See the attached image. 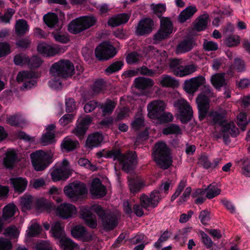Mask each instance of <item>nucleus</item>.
I'll return each instance as SVG.
<instances>
[{"instance_id":"nucleus-20","label":"nucleus","mask_w":250,"mask_h":250,"mask_svg":"<svg viewBox=\"0 0 250 250\" xmlns=\"http://www.w3.org/2000/svg\"><path fill=\"white\" fill-rule=\"evenodd\" d=\"M17 81L19 83H24L21 88L22 90L30 89L37 83L35 74L27 71L19 72L17 77Z\"/></svg>"},{"instance_id":"nucleus-47","label":"nucleus","mask_w":250,"mask_h":250,"mask_svg":"<svg viewBox=\"0 0 250 250\" xmlns=\"http://www.w3.org/2000/svg\"><path fill=\"white\" fill-rule=\"evenodd\" d=\"M206 192L202 189H197L192 194V197L196 198L195 203L196 204H202L207 198L205 195Z\"/></svg>"},{"instance_id":"nucleus-30","label":"nucleus","mask_w":250,"mask_h":250,"mask_svg":"<svg viewBox=\"0 0 250 250\" xmlns=\"http://www.w3.org/2000/svg\"><path fill=\"white\" fill-rule=\"evenodd\" d=\"M130 15L126 13L118 14L110 18L108 21V25L112 27L125 23L129 20Z\"/></svg>"},{"instance_id":"nucleus-58","label":"nucleus","mask_w":250,"mask_h":250,"mask_svg":"<svg viewBox=\"0 0 250 250\" xmlns=\"http://www.w3.org/2000/svg\"><path fill=\"white\" fill-rule=\"evenodd\" d=\"M115 103L111 101H107L102 107V110L104 115L110 114L115 107Z\"/></svg>"},{"instance_id":"nucleus-2","label":"nucleus","mask_w":250,"mask_h":250,"mask_svg":"<svg viewBox=\"0 0 250 250\" xmlns=\"http://www.w3.org/2000/svg\"><path fill=\"white\" fill-rule=\"evenodd\" d=\"M96 155L99 158H112L114 160H117L121 165L123 169L127 172H129L137 163V156L133 152L128 153L126 155H123L121 154L118 150L104 149L97 152Z\"/></svg>"},{"instance_id":"nucleus-54","label":"nucleus","mask_w":250,"mask_h":250,"mask_svg":"<svg viewBox=\"0 0 250 250\" xmlns=\"http://www.w3.org/2000/svg\"><path fill=\"white\" fill-rule=\"evenodd\" d=\"M155 201V202L151 201L150 195L149 196L142 195L140 197L141 205L144 208L156 207V200Z\"/></svg>"},{"instance_id":"nucleus-6","label":"nucleus","mask_w":250,"mask_h":250,"mask_svg":"<svg viewBox=\"0 0 250 250\" xmlns=\"http://www.w3.org/2000/svg\"><path fill=\"white\" fill-rule=\"evenodd\" d=\"M53 154L50 151L37 150L30 154L32 164L36 171H42L52 163Z\"/></svg>"},{"instance_id":"nucleus-63","label":"nucleus","mask_w":250,"mask_h":250,"mask_svg":"<svg viewBox=\"0 0 250 250\" xmlns=\"http://www.w3.org/2000/svg\"><path fill=\"white\" fill-rule=\"evenodd\" d=\"M14 62L16 65H22L28 63L29 59L24 54H19L15 56Z\"/></svg>"},{"instance_id":"nucleus-48","label":"nucleus","mask_w":250,"mask_h":250,"mask_svg":"<svg viewBox=\"0 0 250 250\" xmlns=\"http://www.w3.org/2000/svg\"><path fill=\"white\" fill-rule=\"evenodd\" d=\"M240 43V38L238 35H231L227 37L224 41V43L228 47H235Z\"/></svg>"},{"instance_id":"nucleus-53","label":"nucleus","mask_w":250,"mask_h":250,"mask_svg":"<svg viewBox=\"0 0 250 250\" xmlns=\"http://www.w3.org/2000/svg\"><path fill=\"white\" fill-rule=\"evenodd\" d=\"M150 7L153 13L157 15L159 17H160L161 15L166 10V5L164 3H152L150 4Z\"/></svg>"},{"instance_id":"nucleus-13","label":"nucleus","mask_w":250,"mask_h":250,"mask_svg":"<svg viewBox=\"0 0 250 250\" xmlns=\"http://www.w3.org/2000/svg\"><path fill=\"white\" fill-rule=\"evenodd\" d=\"M173 29V24L170 19L167 17H161L160 28L153 36V42L158 43L162 40L168 38L172 34Z\"/></svg>"},{"instance_id":"nucleus-8","label":"nucleus","mask_w":250,"mask_h":250,"mask_svg":"<svg viewBox=\"0 0 250 250\" xmlns=\"http://www.w3.org/2000/svg\"><path fill=\"white\" fill-rule=\"evenodd\" d=\"M97 19L92 15L82 16L72 20L68 25V30L73 34H78L94 26Z\"/></svg>"},{"instance_id":"nucleus-28","label":"nucleus","mask_w":250,"mask_h":250,"mask_svg":"<svg viewBox=\"0 0 250 250\" xmlns=\"http://www.w3.org/2000/svg\"><path fill=\"white\" fill-rule=\"evenodd\" d=\"M11 185L16 192L21 193L23 192L27 186V180L23 177H13L10 179Z\"/></svg>"},{"instance_id":"nucleus-34","label":"nucleus","mask_w":250,"mask_h":250,"mask_svg":"<svg viewBox=\"0 0 250 250\" xmlns=\"http://www.w3.org/2000/svg\"><path fill=\"white\" fill-rule=\"evenodd\" d=\"M154 84V82L152 80L144 77L138 78L134 81L135 86L139 89H144L150 87Z\"/></svg>"},{"instance_id":"nucleus-18","label":"nucleus","mask_w":250,"mask_h":250,"mask_svg":"<svg viewBox=\"0 0 250 250\" xmlns=\"http://www.w3.org/2000/svg\"><path fill=\"white\" fill-rule=\"evenodd\" d=\"M55 211L57 215L63 219L74 217L77 214L76 207L69 203L60 205Z\"/></svg>"},{"instance_id":"nucleus-35","label":"nucleus","mask_w":250,"mask_h":250,"mask_svg":"<svg viewBox=\"0 0 250 250\" xmlns=\"http://www.w3.org/2000/svg\"><path fill=\"white\" fill-rule=\"evenodd\" d=\"M158 83L165 87H174L178 85L176 80L169 75L162 76L159 80Z\"/></svg>"},{"instance_id":"nucleus-51","label":"nucleus","mask_w":250,"mask_h":250,"mask_svg":"<svg viewBox=\"0 0 250 250\" xmlns=\"http://www.w3.org/2000/svg\"><path fill=\"white\" fill-rule=\"evenodd\" d=\"M20 233V229L12 226L5 229L4 234L11 239H16L19 236Z\"/></svg>"},{"instance_id":"nucleus-29","label":"nucleus","mask_w":250,"mask_h":250,"mask_svg":"<svg viewBox=\"0 0 250 250\" xmlns=\"http://www.w3.org/2000/svg\"><path fill=\"white\" fill-rule=\"evenodd\" d=\"M194 45V41L191 38H186L177 45L176 49L177 54L185 53L190 51Z\"/></svg>"},{"instance_id":"nucleus-31","label":"nucleus","mask_w":250,"mask_h":250,"mask_svg":"<svg viewBox=\"0 0 250 250\" xmlns=\"http://www.w3.org/2000/svg\"><path fill=\"white\" fill-rule=\"evenodd\" d=\"M72 236L76 238L81 239L83 241H88L90 239V234L86 231L85 228L82 226H77L71 230Z\"/></svg>"},{"instance_id":"nucleus-40","label":"nucleus","mask_w":250,"mask_h":250,"mask_svg":"<svg viewBox=\"0 0 250 250\" xmlns=\"http://www.w3.org/2000/svg\"><path fill=\"white\" fill-rule=\"evenodd\" d=\"M145 186L143 181L138 177L129 180V187L132 193H135L140 191Z\"/></svg>"},{"instance_id":"nucleus-46","label":"nucleus","mask_w":250,"mask_h":250,"mask_svg":"<svg viewBox=\"0 0 250 250\" xmlns=\"http://www.w3.org/2000/svg\"><path fill=\"white\" fill-rule=\"evenodd\" d=\"M250 122V119L247 118L245 113L241 112L237 116V124L242 131L246 129V127Z\"/></svg>"},{"instance_id":"nucleus-33","label":"nucleus","mask_w":250,"mask_h":250,"mask_svg":"<svg viewBox=\"0 0 250 250\" xmlns=\"http://www.w3.org/2000/svg\"><path fill=\"white\" fill-rule=\"evenodd\" d=\"M104 140V137L102 134L95 133L90 135L86 142V146L89 147H95L99 145Z\"/></svg>"},{"instance_id":"nucleus-26","label":"nucleus","mask_w":250,"mask_h":250,"mask_svg":"<svg viewBox=\"0 0 250 250\" xmlns=\"http://www.w3.org/2000/svg\"><path fill=\"white\" fill-rule=\"evenodd\" d=\"M225 73H220V92L221 101L230 98L231 95V90L230 88L228 80L225 78Z\"/></svg>"},{"instance_id":"nucleus-15","label":"nucleus","mask_w":250,"mask_h":250,"mask_svg":"<svg viewBox=\"0 0 250 250\" xmlns=\"http://www.w3.org/2000/svg\"><path fill=\"white\" fill-rule=\"evenodd\" d=\"M117 51L108 42H103L98 46L95 51V56L100 60H107L114 57Z\"/></svg>"},{"instance_id":"nucleus-61","label":"nucleus","mask_w":250,"mask_h":250,"mask_svg":"<svg viewBox=\"0 0 250 250\" xmlns=\"http://www.w3.org/2000/svg\"><path fill=\"white\" fill-rule=\"evenodd\" d=\"M23 121L21 117L18 115L9 116L7 118L6 123L11 125H20Z\"/></svg>"},{"instance_id":"nucleus-25","label":"nucleus","mask_w":250,"mask_h":250,"mask_svg":"<svg viewBox=\"0 0 250 250\" xmlns=\"http://www.w3.org/2000/svg\"><path fill=\"white\" fill-rule=\"evenodd\" d=\"M154 25L153 21L150 18H145L139 22L136 32L139 35H145L150 33Z\"/></svg>"},{"instance_id":"nucleus-22","label":"nucleus","mask_w":250,"mask_h":250,"mask_svg":"<svg viewBox=\"0 0 250 250\" xmlns=\"http://www.w3.org/2000/svg\"><path fill=\"white\" fill-rule=\"evenodd\" d=\"M90 192L93 198H98L106 194V189L98 178L93 180L90 188Z\"/></svg>"},{"instance_id":"nucleus-42","label":"nucleus","mask_w":250,"mask_h":250,"mask_svg":"<svg viewBox=\"0 0 250 250\" xmlns=\"http://www.w3.org/2000/svg\"><path fill=\"white\" fill-rule=\"evenodd\" d=\"M20 206L23 211H26L31 208L33 206V197L30 195H24L20 200Z\"/></svg>"},{"instance_id":"nucleus-12","label":"nucleus","mask_w":250,"mask_h":250,"mask_svg":"<svg viewBox=\"0 0 250 250\" xmlns=\"http://www.w3.org/2000/svg\"><path fill=\"white\" fill-rule=\"evenodd\" d=\"M214 97V94L210 89L203 91L197 97L196 102L199 112V117L203 120L207 115L210 108V99Z\"/></svg>"},{"instance_id":"nucleus-3","label":"nucleus","mask_w":250,"mask_h":250,"mask_svg":"<svg viewBox=\"0 0 250 250\" xmlns=\"http://www.w3.org/2000/svg\"><path fill=\"white\" fill-rule=\"evenodd\" d=\"M226 114V110L220 109V138H222L224 143L228 145L230 142V137H236L239 135V131L234 123L225 116Z\"/></svg>"},{"instance_id":"nucleus-57","label":"nucleus","mask_w":250,"mask_h":250,"mask_svg":"<svg viewBox=\"0 0 250 250\" xmlns=\"http://www.w3.org/2000/svg\"><path fill=\"white\" fill-rule=\"evenodd\" d=\"M144 125V117L141 115L136 116L131 123L132 128L135 130L140 129Z\"/></svg>"},{"instance_id":"nucleus-55","label":"nucleus","mask_w":250,"mask_h":250,"mask_svg":"<svg viewBox=\"0 0 250 250\" xmlns=\"http://www.w3.org/2000/svg\"><path fill=\"white\" fill-rule=\"evenodd\" d=\"M123 66V62L121 61H117L113 62L106 69L105 72L107 74H110L120 70Z\"/></svg>"},{"instance_id":"nucleus-7","label":"nucleus","mask_w":250,"mask_h":250,"mask_svg":"<svg viewBox=\"0 0 250 250\" xmlns=\"http://www.w3.org/2000/svg\"><path fill=\"white\" fill-rule=\"evenodd\" d=\"M153 157L156 163L163 169L167 168L172 164L168 148L163 142L156 144L154 148Z\"/></svg>"},{"instance_id":"nucleus-10","label":"nucleus","mask_w":250,"mask_h":250,"mask_svg":"<svg viewBox=\"0 0 250 250\" xmlns=\"http://www.w3.org/2000/svg\"><path fill=\"white\" fill-rule=\"evenodd\" d=\"M71 174V170L69 164L67 160L63 159L55 165L52 169L50 175L52 180L56 182L66 179Z\"/></svg>"},{"instance_id":"nucleus-5","label":"nucleus","mask_w":250,"mask_h":250,"mask_svg":"<svg viewBox=\"0 0 250 250\" xmlns=\"http://www.w3.org/2000/svg\"><path fill=\"white\" fill-rule=\"evenodd\" d=\"M165 107V104L162 101H155L151 102L147 105L148 117L152 119H159L161 123L172 121V114L163 112Z\"/></svg>"},{"instance_id":"nucleus-32","label":"nucleus","mask_w":250,"mask_h":250,"mask_svg":"<svg viewBox=\"0 0 250 250\" xmlns=\"http://www.w3.org/2000/svg\"><path fill=\"white\" fill-rule=\"evenodd\" d=\"M197 9L195 6H189L183 10L178 17V21L183 23L189 19L191 18L196 12Z\"/></svg>"},{"instance_id":"nucleus-16","label":"nucleus","mask_w":250,"mask_h":250,"mask_svg":"<svg viewBox=\"0 0 250 250\" xmlns=\"http://www.w3.org/2000/svg\"><path fill=\"white\" fill-rule=\"evenodd\" d=\"M156 53L157 59L160 60V64L162 65L161 67L164 68L165 67L168 66L169 69L176 75L177 70L179 69L180 64L182 63V60L176 59L167 60V54L165 51L160 53L156 51Z\"/></svg>"},{"instance_id":"nucleus-49","label":"nucleus","mask_w":250,"mask_h":250,"mask_svg":"<svg viewBox=\"0 0 250 250\" xmlns=\"http://www.w3.org/2000/svg\"><path fill=\"white\" fill-rule=\"evenodd\" d=\"M43 20L48 26L53 27L58 22V17L54 13H49L44 16Z\"/></svg>"},{"instance_id":"nucleus-27","label":"nucleus","mask_w":250,"mask_h":250,"mask_svg":"<svg viewBox=\"0 0 250 250\" xmlns=\"http://www.w3.org/2000/svg\"><path fill=\"white\" fill-rule=\"evenodd\" d=\"M35 208L39 213L45 211L50 213L55 209L54 205L43 198L37 200Z\"/></svg>"},{"instance_id":"nucleus-62","label":"nucleus","mask_w":250,"mask_h":250,"mask_svg":"<svg viewBox=\"0 0 250 250\" xmlns=\"http://www.w3.org/2000/svg\"><path fill=\"white\" fill-rule=\"evenodd\" d=\"M78 164L80 166L83 167L91 171H95L97 169L95 165H92L88 160L84 158H81L78 161Z\"/></svg>"},{"instance_id":"nucleus-14","label":"nucleus","mask_w":250,"mask_h":250,"mask_svg":"<svg viewBox=\"0 0 250 250\" xmlns=\"http://www.w3.org/2000/svg\"><path fill=\"white\" fill-rule=\"evenodd\" d=\"M174 106L177 110V116L181 122L185 123L191 120L193 111L188 103L183 99L178 100Z\"/></svg>"},{"instance_id":"nucleus-41","label":"nucleus","mask_w":250,"mask_h":250,"mask_svg":"<svg viewBox=\"0 0 250 250\" xmlns=\"http://www.w3.org/2000/svg\"><path fill=\"white\" fill-rule=\"evenodd\" d=\"M199 235L201 237V241L206 248L209 250H216L217 246L214 244L209 237L203 231H200Z\"/></svg>"},{"instance_id":"nucleus-43","label":"nucleus","mask_w":250,"mask_h":250,"mask_svg":"<svg viewBox=\"0 0 250 250\" xmlns=\"http://www.w3.org/2000/svg\"><path fill=\"white\" fill-rule=\"evenodd\" d=\"M5 155V157L3 160V165L7 168L12 167L16 159L15 151L12 149H9L6 152Z\"/></svg>"},{"instance_id":"nucleus-19","label":"nucleus","mask_w":250,"mask_h":250,"mask_svg":"<svg viewBox=\"0 0 250 250\" xmlns=\"http://www.w3.org/2000/svg\"><path fill=\"white\" fill-rule=\"evenodd\" d=\"M186 185L187 180L185 179H182L179 183L175 192L171 197L172 200L176 199L181 194L182 192L184 191L179 199V202L180 204H183L188 201L191 194V188L189 187L185 188Z\"/></svg>"},{"instance_id":"nucleus-44","label":"nucleus","mask_w":250,"mask_h":250,"mask_svg":"<svg viewBox=\"0 0 250 250\" xmlns=\"http://www.w3.org/2000/svg\"><path fill=\"white\" fill-rule=\"evenodd\" d=\"M15 30L18 35H23L29 31V27L26 21L19 20L16 22Z\"/></svg>"},{"instance_id":"nucleus-52","label":"nucleus","mask_w":250,"mask_h":250,"mask_svg":"<svg viewBox=\"0 0 250 250\" xmlns=\"http://www.w3.org/2000/svg\"><path fill=\"white\" fill-rule=\"evenodd\" d=\"M218 187L217 184H210L207 189L204 190L206 192L205 195L207 198L212 199L217 194Z\"/></svg>"},{"instance_id":"nucleus-37","label":"nucleus","mask_w":250,"mask_h":250,"mask_svg":"<svg viewBox=\"0 0 250 250\" xmlns=\"http://www.w3.org/2000/svg\"><path fill=\"white\" fill-rule=\"evenodd\" d=\"M208 22V16L204 14L198 18L194 24V28L198 31L205 30Z\"/></svg>"},{"instance_id":"nucleus-11","label":"nucleus","mask_w":250,"mask_h":250,"mask_svg":"<svg viewBox=\"0 0 250 250\" xmlns=\"http://www.w3.org/2000/svg\"><path fill=\"white\" fill-rule=\"evenodd\" d=\"M64 194L72 201H76L82 198L86 193L87 189L85 184L81 182H73L64 187Z\"/></svg>"},{"instance_id":"nucleus-21","label":"nucleus","mask_w":250,"mask_h":250,"mask_svg":"<svg viewBox=\"0 0 250 250\" xmlns=\"http://www.w3.org/2000/svg\"><path fill=\"white\" fill-rule=\"evenodd\" d=\"M206 83V79L203 76H198L186 81L184 83V89L188 93H193L198 88Z\"/></svg>"},{"instance_id":"nucleus-24","label":"nucleus","mask_w":250,"mask_h":250,"mask_svg":"<svg viewBox=\"0 0 250 250\" xmlns=\"http://www.w3.org/2000/svg\"><path fill=\"white\" fill-rule=\"evenodd\" d=\"M91 122L92 119L89 115L80 117L78 120V124L74 130V133L79 137H82L85 133Z\"/></svg>"},{"instance_id":"nucleus-59","label":"nucleus","mask_w":250,"mask_h":250,"mask_svg":"<svg viewBox=\"0 0 250 250\" xmlns=\"http://www.w3.org/2000/svg\"><path fill=\"white\" fill-rule=\"evenodd\" d=\"M163 133L166 135L170 134H180L181 129L179 127L175 125H171L164 129Z\"/></svg>"},{"instance_id":"nucleus-17","label":"nucleus","mask_w":250,"mask_h":250,"mask_svg":"<svg viewBox=\"0 0 250 250\" xmlns=\"http://www.w3.org/2000/svg\"><path fill=\"white\" fill-rule=\"evenodd\" d=\"M37 50L43 56L50 57L63 53L65 49L60 45L41 42L38 44Z\"/></svg>"},{"instance_id":"nucleus-23","label":"nucleus","mask_w":250,"mask_h":250,"mask_svg":"<svg viewBox=\"0 0 250 250\" xmlns=\"http://www.w3.org/2000/svg\"><path fill=\"white\" fill-rule=\"evenodd\" d=\"M55 129L56 126L54 124L46 126L45 133L42 135L40 140V142L42 145L46 146L56 142Z\"/></svg>"},{"instance_id":"nucleus-36","label":"nucleus","mask_w":250,"mask_h":250,"mask_svg":"<svg viewBox=\"0 0 250 250\" xmlns=\"http://www.w3.org/2000/svg\"><path fill=\"white\" fill-rule=\"evenodd\" d=\"M197 66L194 64H190L185 66H180L176 72V75L184 77L190 75L197 70Z\"/></svg>"},{"instance_id":"nucleus-60","label":"nucleus","mask_w":250,"mask_h":250,"mask_svg":"<svg viewBox=\"0 0 250 250\" xmlns=\"http://www.w3.org/2000/svg\"><path fill=\"white\" fill-rule=\"evenodd\" d=\"M59 77H53L51 75V80L49 81V85L50 87L54 89H59L62 87V83L60 82Z\"/></svg>"},{"instance_id":"nucleus-38","label":"nucleus","mask_w":250,"mask_h":250,"mask_svg":"<svg viewBox=\"0 0 250 250\" xmlns=\"http://www.w3.org/2000/svg\"><path fill=\"white\" fill-rule=\"evenodd\" d=\"M79 143L69 137H65L61 144L62 149L66 151H70L75 149Z\"/></svg>"},{"instance_id":"nucleus-56","label":"nucleus","mask_w":250,"mask_h":250,"mask_svg":"<svg viewBox=\"0 0 250 250\" xmlns=\"http://www.w3.org/2000/svg\"><path fill=\"white\" fill-rule=\"evenodd\" d=\"M234 67L238 72H243L246 70V66L245 61L240 58H236L234 60Z\"/></svg>"},{"instance_id":"nucleus-1","label":"nucleus","mask_w":250,"mask_h":250,"mask_svg":"<svg viewBox=\"0 0 250 250\" xmlns=\"http://www.w3.org/2000/svg\"><path fill=\"white\" fill-rule=\"evenodd\" d=\"M80 217L85 224L92 229H95L99 225L104 229L111 230L117 224L113 216L97 205L82 207Z\"/></svg>"},{"instance_id":"nucleus-50","label":"nucleus","mask_w":250,"mask_h":250,"mask_svg":"<svg viewBox=\"0 0 250 250\" xmlns=\"http://www.w3.org/2000/svg\"><path fill=\"white\" fill-rule=\"evenodd\" d=\"M142 56L136 52L129 53L126 56V62L129 64L137 63L142 61Z\"/></svg>"},{"instance_id":"nucleus-39","label":"nucleus","mask_w":250,"mask_h":250,"mask_svg":"<svg viewBox=\"0 0 250 250\" xmlns=\"http://www.w3.org/2000/svg\"><path fill=\"white\" fill-rule=\"evenodd\" d=\"M17 210L16 206L13 203L6 206L3 209L2 219L4 221H7L13 217Z\"/></svg>"},{"instance_id":"nucleus-45","label":"nucleus","mask_w":250,"mask_h":250,"mask_svg":"<svg viewBox=\"0 0 250 250\" xmlns=\"http://www.w3.org/2000/svg\"><path fill=\"white\" fill-rule=\"evenodd\" d=\"M41 228L40 225L35 221L30 222L26 230V235L28 237L35 236L41 231Z\"/></svg>"},{"instance_id":"nucleus-64","label":"nucleus","mask_w":250,"mask_h":250,"mask_svg":"<svg viewBox=\"0 0 250 250\" xmlns=\"http://www.w3.org/2000/svg\"><path fill=\"white\" fill-rule=\"evenodd\" d=\"M12 247V243L9 240L0 237V250H11Z\"/></svg>"},{"instance_id":"nucleus-4","label":"nucleus","mask_w":250,"mask_h":250,"mask_svg":"<svg viewBox=\"0 0 250 250\" xmlns=\"http://www.w3.org/2000/svg\"><path fill=\"white\" fill-rule=\"evenodd\" d=\"M64 225L59 222L52 224L51 233L53 237L59 241L57 244L64 250H77L79 249L77 244L70 239L66 237L64 231Z\"/></svg>"},{"instance_id":"nucleus-9","label":"nucleus","mask_w":250,"mask_h":250,"mask_svg":"<svg viewBox=\"0 0 250 250\" xmlns=\"http://www.w3.org/2000/svg\"><path fill=\"white\" fill-rule=\"evenodd\" d=\"M74 71V66L70 61L61 60L52 65L50 73L54 77H68L71 76Z\"/></svg>"}]
</instances>
